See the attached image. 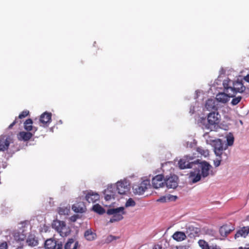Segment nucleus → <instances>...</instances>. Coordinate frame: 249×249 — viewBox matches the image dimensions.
I'll return each mask as SVG.
<instances>
[{"instance_id": "f257e3e1", "label": "nucleus", "mask_w": 249, "mask_h": 249, "mask_svg": "<svg viewBox=\"0 0 249 249\" xmlns=\"http://www.w3.org/2000/svg\"><path fill=\"white\" fill-rule=\"evenodd\" d=\"M107 213L108 215H112L109 220V222L113 223L122 220L124 218L123 215L125 214L126 212L124 211V207H120L108 209Z\"/></svg>"}, {"instance_id": "423d86ee", "label": "nucleus", "mask_w": 249, "mask_h": 249, "mask_svg": "<svg viewBox=\"0 0 249 249\" xmlns=\"http://www.w3.org/2000/svg\"><path fill=\"white\" fill-rule=\"evenodd\" d=\"M199 172H201V175L203 178L207 177L209 175L210 165L206 161H203L196 164Z\"/></svg>"}, {"instance_id": "6ab92c4d", "label": "nucleus", "mask_w": 249, "mask_h": 249, "mask_svg": "<svg viewBox=\"0 0 249 249\" xmlns=\"http://www.w3.org/2000/svg\"><path fill=\"white\" fill-rule=\"evenodd\" d=\"M249 233V227H243L239 230L235 234V239L239 237H246Z\"/></svg>"}, {"instance_id": "9d476101", "label": "nucleus", "mask_w": 249, "mask_h": 249, "mask_svg": "<svg viewBox=\"0 0 249 249\" xmlns=\"http://www.w3.org/2000/svg\"><path fill=\"white\" fill-rule=\"evenodd\" d=\"M45 247L46 249H62L63 244L61 242L57 243L54 240L49 239L45 241Z\"/></svg>"}, {"instance_id": "f704fd0d", "label": "nucleus", "mask_w": 249, "mask_h": 249, "mask_svg": "<svg viewBox=\"0 0 249 249\" xmlns=\"http://www.w3.org/2000/svg\"><path fill=\"white\" fill-rule=\"evenodd\" d=\"M29 115V111L27 110H23L21 113L19 114L18 118V120L19 119L21 120Z\"/></svg>"}, {"instance_id": "7ed1b4c3", "label": "nucleus", "mask_w": 249, "mask_h": 249, "mask_svg": "<svg viewBox=\"0 0 249 249\" xmlns=\"http://www.w3.org/2000/svg\"><path fill=\"white\" fill-rule=\"evenodd\" d=\"M150 186V180L149 179L144 180L139 184L133 186L134 193L139 195H142Z\"/></svg>"}, {"instance_id": "aec40b11", "label": "nucleus", "mask_w": 249, "mask_h": 249, "mask_svg": "<svg viewBox=\"0 0 249 249\" xmlns=\"http://www.w3.org/2000/svg\"><path fill=\"white\" fill-rule=\"evenodd\" d=\"M78 246V242L75 241L73 239L71 238L65 244L64 249H77Z\"/></svg>"}, {"instance_id": "473e14b6", "label": "nucleus", "mask_w": 249, "mask_h": 249, "mask_svg": "<svg viewBox=\"0 0 249 249\" xmlns=\"http://www.w3.org/2000/svg\"><path fill=\"white\" fill-rule=\"evenodd\" d=\"M234 137L232 134H229L228 136H227V143L226 144L227 145V146L232 145L233 144V142H234Z\"/></svg>"}, {"instance_id": "20e7f679", "label": "nucleus", "mask_w": 249, "mask_h": 249, "mask_svg": "<svg viewBox=\"0 0 249 249\" xmlns=\"http://www.w3.org/2000/svg\"><path fill=\"white\" fill-rule=\"evenodd\" d=\"M227 148V145L224 144L222 141L220 139H218L214 141V151L215 155L217 156L222 158V155L223 153V151Z\"/></svg>"}, {"instance_id": "412c9836", "label": "nucleus", "mask_w": 249, "mask_h": 249, "mask_svg": "<svg viewBox=\"0 0 249 249\" xmlns=\"http://www.w3.org/2000/svg\"><path fill=\"white\" fill-rule=\"evenodd\" d=\"M173 238L178 242L184 240L186 238L185 233L182 231H176L172 235Z\"/></svg>"}, {"instance_id": "1a4fd4ad", "label": "nucleus", "mask_w": 249, "mask_h": 249, "mask_svg": "<svg viewBox=\"0 0 249 249\" xmlns=\"http://www.w3.org/2000/svg\"><path fill=\"white\" fill-rule=\"evenodd\" d=\"M198 161L199 160H197L194 161H190L187 159L184 158L179 160L178 165L179 168L181 169L192 168L196 165Z\"/></svg>"}, {"instance_id": "9b49d317", "label": "nucleus", "mask_w": 249, "mask_h": 249, "mask_svg": "<svg viewBox=\"0 0 249 249\" xmlns=\"http://www.w3.org/2000/svg\"><path fill=\"white\" fill-rule=\"evenodd\" d=\"M117 190L121 195L125 194L130 190L129 184L127 181H118L117 183Z\"/></svg>"}, {"instance_id": "7c9ffc66", "label": "nucleus", "mask_w": 249, "mask_h": 249, "mask_svg": "<svg viewBox=\"0 0 249 249\" xmlns=\"http://www.w3.org/2000/svg\"><path fill=\"white\" fill-rule=\"evenodd\" d=\"M201 175L198 172L196 175H195V173H191V177L192 178L193 183H196L199 181L201 179Z\"/></svg>"}, {"instance_id": "f03ea898", "label": "nucleus", "mask_w": 249, "mask_h": 249, "mask_svg": "<svg viewBox=\"0 0 249 249\" xmlns=\"http://www.w3.org/2000/svg\"><path fill=\"white\" fill-rule=\"evenodd\" d=\"M220 115L217 112H210L207 116L208 124L206 125L207 129L211 128V126L218 124L220 122Z\"/></svg>"}, {"instance_id": "cd10ccee", "label": "nucleus", "mask_w": 249, "mask_h": 249, "mask_svg": "<svg viewBox=\"0 0 249 249\" xmlns=\"http://www.w3.org/2000/svg\"><path fill=\"white\" fill-rule=\"evenodd\" d=\"M231 231L227 226H222L219 230L220 233L223 236H227L230 233Z\"/></svg>"}, {"instance_id": "6e6552de", "label": "nucleus", "mask_w": 249, "mask_h": 249, "mask_svg": "<svg viewBox=\"0 0 249 249\" xmlns=\"http://www.w3.org/2000/svg\"><path fill=\"white\" fill-rule=\"evenodd\" d=\"M52 121V113L45 112L42 113L39 118L40 125L43 127H48Z\"/></svg>"}, {"instance_id": "4c0bfd02", "label": "nucleus", "mask_w": 249, "mask_h": 249, "mask_svg": "<svg viewBox=\"0 0 249 249\" xmlns=\"http://www.w3.org/2000/svg\"><path fill=\"white\" fill-rule=\"evenodd\" d=\"M109 192L108 189L107 190H105V198L106 200H109L111 199L112 197H113L114 195L113 193H110L108 194L107 193Z\"/></svg>"}, {"instance_id": "a878e982", "label": "nucleus", "mask_w": 249, "mask_h": 249, "mask_svg": "<svg viewBox=\"0 0 249 249\" xmlns=\"http://www.w3.org/2000/svg\"><path fill=\"white\" fill-rule=\"evenodd\" d=\"M92 210L99 214H103L106 212L105 210L98 204L94 205L92 207Z\"/></svg>"}, {"instance_id": "a19ab883", "label": "nucleus", "mask_w": 249, "mask_h": 249, "mask_svg": "<svg viewBox=\"0 0 249 249\" xmlns=\"http://www.w3.org/2000/svg\"><path fill=\"white\" fill-rule=\"evenodd\" d=\"M72 210L75 212H76V213H81L82 212V208H81L80 209H79L76 206H75V205H73L72 207Z\"/></svg>"}, {"instance_id": "72a5a7b5", "label": "nucleus", "mask_w": 249, "mask_h": 249, "mask_svg": "<svg viewBox=\"0 0 249 249\" xmlns=\"http://www.w3.org/2000/svg\"><path fill=\"white\" fill-rule=\"evenodd\" d=\"M172 198H175V199L176 198V196H163L160 197L159 199H158V201L160 202H166L167 200H172Z\"/></svg>"}, {"instance_id": "58836bf2", "label": "nucleus", "mask_w": 249, "mask_h": 249, "mask_svg": "<svg viewBox=\"0 0 249 249\" xmlns=\"http://www.w3.org/2000/svg\"><path fill=\"white\" fill-rule=\"evenodd\" d=\"M136 205V203L135 202V201L130 198L128 199V200L126 201V202L125 203V206L126 207H130V206H134L135 205Z\"/></svg>"}, {"instance_id": "4468645a", "label": "nucleus", "mask_w": 249, "mask_h": 249, "mask_svg": "<svg viewBox=\"0 0 249 249\" xmlns=\"http://www.w3.org/2000/svg\"><path fill=\"white\" fill-rule=\"evenodd\" d=\"M33 132L27 131V132L21 131L18 133L17 137L19 141L26 142L31 139L33 136Z\"/></svg>"}, {"instance_id": "c9c22d12", "label": "nucleus", "mask_w": 249, "mask_h": 249, "mask_svg": "<svg viewBox=\"0 0 249 249\" xmlns=\"http://www.w3.org/2000/svg\"><path fill=\"white\" fill-rule=\"evenodd\" d=\"M242 97L240 96H238L237 97H235L233 98L231 102V104L233 106H235L237 105L241 100Z\"/></svg>"}, {"instance_id": "c756f323", "label": "nucleus", "mask_w": 249, "mask_h": 249, "mask_svg": "<svg viewBox=\"0 0 249 249\" xmlns=\"http://www.w3.org/2000/svg\"><path fill=\"white\" fill-rule=\"evenodd\" d=\"M198 244L201 249H210L209 244L204 240L200 239L198 240Z\"/></svg>"}, {"instance_id": "e433bc0d", "label": "nucleus", "mask_w": 249, "mask_h": 249, "mask_svg": "<svg viewBox=\"0 0 249 249\" xmlns=\"http://www.w3.org/2000/svg\"><path fill=\"white\" fill-rule=\"evenodd\" d=\"M119 238V237H118V236H113L112 235H110L106 238V242L108 243L112 242L113 240L118 239Z\"/></svg>"}, {"instance_id": "c03bdc74", "label": "nucleus", "mask_w": 249, "mask_h": 249, "mask_svg": "<svg viewBox=\"0 0 249 249\" xmlns=\"http://www.w3.org/2000/svg\"><path fill=\"white\" fill-rule=\"evenodd\" d=\"M210 249H221V248L216 245H212L210 246Z\"/></svg>"}, {"instance_id": "0eeeda50", "label": "nucleus", "mask_w": 249, "mask_h": 249, "mask_svg": "<svg viewBox=\"0 0 249 249\" xmlns=\"http://www.w3.org/2000/svg\"><path fill=\"white\" fill-rule=\"evenodd\" d=\"M178 176L173 175L166 178L164 182L168 188L175 189L178 186Z\"/></svg>"}, {"instance_id": "393cba45", "label": "nucleus", "mask_w": 249, "mask_h": 249, "mask_svg": "<svg viewBox=\"0 0 249 249\" xmlns=\"http://www.w3.org/2000/svg\"><path fill=\"white\" fill-rule=\"evenodd\" d=\"M70 229H69V228L67 227L66 224L65 223L64 225L62 226L59 233H60V235L61 236L65 237L68 235L70 234Z\"/></svg>"}, {"instance_id": "4be33fe9", "label": "nucleus", "mask_w": 249, "mask_h": 249, "mask_svg": "<svg viewBox=\"0 0 249 249\" xmlns=\"http://www.w3.org/2000/svg\"><path fill=\"white\" fill-rule=\"evenodd\" d=\"M65 223L64 221L54 220L52 223V228L59 232Z\"/></svg>"}, {"instance_id": "49530a36", "label": "nucleus", "mask_w": 249, "mask_h": 249, "mask_svg": "<svg viewBox=\"0 0 249 249\" xmlns=\"http://www.w3.org/2000/svg\"><path fill=\"white\" fill-rule=\"evenodd\" d=\"M244 79L246 81L249 83V74H248L246 76H245Z\"/></svg>"}, {"instance_id": "5701e85b", "label": "nucleus", "mask_w": 249, "mask_h": 249, "mask_svg": "<svg viewBox=\"0 0 249 249\" xmlns=\"http://www.w3.org/2000/svg\"><path fill=\"white\" fill-rule=\"evenodd\" d=\"M85 237L88 241H92L96 237V234L90 229L86 231L84 234Z\"/></svg>"}, {"instance_id": "2eb2a0df", "label": "nucleus", "mask_w": 249, "mask_h": 249, "mask_svg": "<svg viewBox=\"0 0 249 249\" xmlns=\"http://www.w3.org/2000/svg\"><path fill=\"white\" fill-rule=\"evenodd\" d=\"M205 108L207 110L210 111L211 112H217L218 108L215 100L212 99H209L207 100L205 103Z\"/></svg>"}, {"instance_id": "bb28decb", "label": "nucleus", "mask_w": 249, "mask_h": 249, "mask_svg": "<svg viewBox=\"0 0 249 249\" xmlns=\"http://www.w3.org/2000/svg\"><path fill=\"white\" fill-rule=\"evenodd\" d=\"M232 82L231 80H224L223 83L224 90L226 93H229L231 92V88L232 85H231V83Z\"/></svg>"}, {"instance_id": "dca6fc26", "label": "nucleus", "mask_w": 249, "mask_h": 249, "mask_svg": "<svg viewBox=\"0 0 249 249\" xmlns=\"http://www.w3.org/2000/svg\"><path fill=\"white\" fill-rule=\"evenodd\" d=\"M33 123L31 119H28L24 123V128L27 131H33L35 133L37 130V128L32 125Z\"/></svg>"}, {"instance_id": "f8f14e48", "label": "nucleus", "mask_w": 249, "mask_h": 249, "mask_svg": "<svg viewBox=\"0 0 249 249\" xmlns=\"http://www.w3.org/2000/svg\"><path fill=\"white\" fill-rule=\"evenodd\" d=\"M164 177L162 175H158L153 178L152 179V184L153 188L158 189L164 186V182L163 181Z\"/></svg>"}, {"instance_id": "37998d69", "label": "nucleus", "mask_w": 249, "mask_h": 249, "mask_svg": "<svg viewBox=\"0 0 249 249\" xmlns=\"http://www.w3.org/2000/svg\"><path fill=\"white\" fill-rule=\"evenodd\" d=\"M153 249H165L161 245L157 244L154 246Z\"/></svg>"}, {"instance_id": "2f4dec72", "label": "nucleus", "mask_w": 249, "mask_h": 249, "mask_svg": "<svg viewBox=\"0 0 249 249\" xmlns=\"http://www.w3.org/2000/svg\"><path fill=\"white\" fill-rule=\"evenodd\" d=\"M58 212L61 215L68 214L70 212V209L67 207H60L58 210Z\"/></svg>"}, {"instance_id": "ea45409f", "label": "nucleus", "mask_w": 249, "mask_h": 249, "mask_svg": "<svg viewBox=\"0 0 249 249\" xmlns=\"http://www.w3.org/2000/svg\"><path fill=\"white\" fill-rule=\"evenodd\" d=\"M22 123V121L21 120H18V118H16L14 121L10 124L9 126V129H11L13 126L16 124H20Z\"/></svg>"}, {"instance_id": "ddd939ff", "label": "nucleus", "mask_w": 249, "mask_h": 249, "mask_svg": "<svg viewBox=\"0 0 249 249\" xmlns=\"http://www.w3.org/2000/svg\"><path fill=\"white\" fill-rule=\"evenodd\" d=\"M11 139L6 136H0V151H4L8 149Z\"/></svg>"}, {"instance_id": "39448f33", "label": "nucleus", "mask_w": 249, "mask_h": 249, "mask_svg": "<svg viewBox=\"0 0 249 249\" xmlns=\"http://www.w3.org/2000/svg\"><path fill=\"white\" fill-rule=\"evenodd\" d=\"M232 85L231 90V93H230L231 97H235V94L237 92L242 93L246 89V87L243 85L242 82L238 81L233 82H232Z\"/></svg>"}, {"instance_id": "a211bd4d", "label": "nucleus", "mask_w": 249, "mask_h": 249, "mask_svg": "<svg viewBox=\"0 0 249 249\" xmlns=\"http://www.w3.org/2000/svg\"><path fill=\"white\" fill-rule=\"evenodd\" d=\"M99 195L96 193H89L86 196V199L89 203H94L99 199Z\"/></svg>"}, {"instance_id": "f3484780", "label": "nucleus", "mask_w": 249, "mask_h": 249, "mask_svg": "<svg viewBox=\"0 0 249 249\" xmlns=\"http://www.w3.org/2000/svg\"><path fill=\"white\" fill-rule=\"evenodd\" d=\"M230 93V92L227 93L224 92L219 93L216 95V100L222 103H226L228 102L229 100V98L231 97Z\"/></svg>"}, {"instance_id": "b1692460", "label": "nucleus", "mask_w": 249, "mask_h": 249, "mask_svg": "<svg viewBox=\"0 0 249 249\" xmlns=\"http://www.w3.org/2000/svg\"><path fill=\"white\" fill-rule=\"evenodd\" d=\"M26 243L30 246L35 247L38 245V242L35 236L30 235L27 239Z\"/></svg>"}, {"instance_id": "a18cd8bd", "label": "nucleus", "mask_w": 249, "mask_h": 249, "mask_svg": "<svg viewBox=\"0 0 249 249\" xmlns=\"http://www.w3.org/2000/svg\"><path fill=\"white\" fill-rule=\"evenodd\" d=\"M221 162V160H217L214 161V165L215 167H218L220 165Z\"/></svg>"}, {"instance_id": "79ce46f5", "label": "nucleus", "mask_w": 249, "mask_h": 249, "mask_svg": "<svg viewBox=\"0 0 249 249\" xmlns=\"http://www.w3.org/2000/svg\"><path fill=\"white\" fill-rule=\"evenodd\" d=\"M8 245L6 242L0 244V249H7Z\"/></svg>"}, {"instance_id": "de8ad7c7", "label": "nucleus", "mask_w": 249, "mask_h": 249, "mask_svg": "<svg viewBox=\"0 0 249 249\" xmlns=\"http://www.w3.org/2000/svg\"><path fill=\"white\" fill-rule=\"evenodd\" d=\"M239 249H249V248H246V247L243 248V247H240L239 248Z\"/></svg>"}, {"instance_id": "c85d7f7f", "label": "nucleus", "mask_w": 249, "mask_h": 249, "mask_svg": "<svg viewBox=\"0 0 249 249\" xmlns=\"http://www.w3.org/2000/svg\"><path fill=\"white\" fill-rule=\"evenodd\" d=\"M196 151L201 155L205 157H207L209 155V151L208 149H204L202 147H199L197 148Z\"/></svg>"}]
</instances>
